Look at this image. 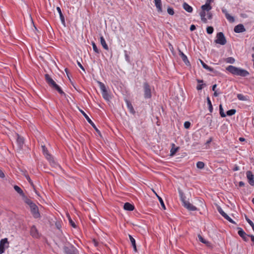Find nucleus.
I'll list each match as a JSON object with an SVG mask.
<instances>
[{
	"label": "nucleus",
	"instance_id": "nucleus-1",
	"mask_svg": "<svg viewBox=\"0 0 254 254\" xmlns=\"http://www.w3.org/2000/svg\"><path fill=\"white\" fill-rule=\"evenodd\" d=\"M226 70L235 75L246 77L249 75V72L247 70L233 65L228 66Z\"/></svg>",
	"mask_w": 254,
	"mask_h": 254
},
{
	"label": "nucleus",
	"instance_id": "nucleus-2",
	"mask_svg": "<svg viewBox=\"0 0 254 254\" xmlns=\"http://www.w3.org/2000/svg\"><path fill=\"white\" fill-rule=\"evenodd\" d=\"M45 76L46 82L51 87L56 90L60 94L64 95H65L64 92L62 90L61 87L58 84H56V83L50 77V76L49 74H46Z\"/></svg>",
	"mask_w": 254,
	"mask_h": 254
},
{
	"label": "nucleus",
	"instance_id": "nucleus-3",
	"mask_svg": "<svg viewBox=\"0 0 254 254\" xmlns=\"http://www.w3.org/2000/svg\"><path fill=\"white\" fill-rule=\"evenodd\" d=\"M97 83L100 87V88L101 90L102 95L104 99H105L107 101H109L111 99L110 95L108 94L107 90L106 89V87L105 85V84L100 82V81H97Z\"/></svg>",
	"mask_w": 254,
	"mask_h": 254
},
{
	"label": "nucleus",
	"instance_id": "nucleus-4",
	"mask_svg": "<svg viewBox=\"0 0 254 254\" xmlns=\"http://www.w3.org/2000/svg\"><path fill=\"white\" fill-rule=\"evenodd\" d=\"M143 87L144 98L146 99L150 98L152 96L151 86L147 82H144L143 83Z\"/></svg>",
	"mask_w": 254,
	"mask_h": 254
},
{
	"label": "nucleus",
	"instance_id": "nucleus-5",
	"mask_svg": "<svg viewBox=\"0 0 254 254\" xmlns=\"http://www.w3.org/2000/svg\"><path fill=\"white\" fill-rule=\"evenodd\" d=\"M215 42L221 45H224L226 44V39L222 32H220L217 34L216 39L215 40Z\"/></svg>",
	"mask_w": 254,
	"mask_h": 254
},
{
	"label": "nucleus",
	"instance_id": "nucleus-6",
	"mask_svg": "<svg viewBox=\"0 0 254 254\" xmlns=\"http://www.w3.org/2000/svg\"><path fill=\"white\" fill-rule=\"evenodd\" d=\"M9 247V242L7 238H4L0 241V254L4 253L5 249Z\"/></svg>",
	"mask_w": 254,
	"mask_h": 254
},
{
	"label": "nucleus",
	"instance_id": "nucleus-7",
	"mask_svg": "<svg viewBox=\"0 0 254 254\" xmlns=\"http://www.w3.org/2000/svg\"><path fill=\"white\" fill-rule=\"evenodd\" d=\"M183 206L190 211H195L197 210V208L191 204L190 202L186 200L183 196L181 197Z\"/></svg>",
	"mask_w": 254,
	"mask_h": 254
},
{
	"label": "nucleus",
	"instance_id": "nucleus-8",
	"mask_svg": "<svg viewBox=\"0 0 254 254\" xmlns=\"http://www.w3.org/2000/svg\"><path fill=\"white\" fill-rule=\"evenodd\" d=\"M64 251L65 254H77V250L73 246L71 245L69 247L64 246Z\"/></svg>",
	"mask_w": 254,
	"mask_h": 254
},
{
	"label": "nucleus",
	"instance_id": "nucleus-9",
	"mask_svg": "<svg viewBox=\"0 0 254 254\" xmlns=\"http://www.w3.org/2000/svg\"><path fill=\"white\" fill-rule=\"evenodd\" d=\"M30 209H31V212L33 215V216L35 218H38L40 217V214L39 213V211L38 209V206L35 204H33V205L31 206Z\"/></svg>",
	"mask_w": 254,
	"mask_h": 254
},
{
	"label": "nucleus",
	"instance_id": "nucleus-10",
	"mask_svg": "<svg viewBox=\"0 0 254 254\" xmlns=\"http://www.w3.org/2000/svg\"><path fill=\"white\" fill-rule=\"evenodd\" d=\"M238 233L239 235L246 242L249 241V238L250 236V235L247 234L245 231L241 228H238Z\"/></svg>",
	"mask_w": 254,
	"mask_h": 254
},
{
	"label": "nucleus",
	"instance_id": "nucleus-11",
	"mask_svg": "<svg viewBox=\"0 0 254 254\" xmlns=\"http://www.w3.org/2000/svg\"><path fill=\"white\" fill-rule=\"evenodd\" d=\"M80 112L82 113V114L83 115V116L85 117V118L86 119L87 122L92 126V127L95 129V130L98 133H100V131L98 129V128L96 127L95 124L93 123V122L91 121V120L89 118V117L88 116V115L82 110H80Z\"/></svg>",
	"mask_w": 254,
	"mask_h": 254
},
{
	"label": "nucleus",
	"instance_id": "nucleus-12",
	"mask_svg": "<svg viewBox=\"0 0 254 254\" xmlns=\"http://www.w3.org/2000/svg\"><path fill=\"white\" fill-rule=\"evenodd\" d=\"M246 175L250 185L252 186H254V175L252 172L250 171H248L246 173Z\"/></svg>",
	"mask_w": 254,
	"mask_h": 254
},
{
	"label": "nucleus",
	"instance_id": "nucleus-13",
	"mask_svg": "<svg viewBox=\"0 0 254 254\" xmlns=\"http://www.w3.org/2000/svg\"><path fill=\"white\" fill-rule=\"evenodd\" d=\"M222 12L225 14L226 19L231 23H233L235 21V18L233 16H231L228 12L226 9L223 8L222 9Z\"/></svg>",
	"mask_w": 254,
	"mask_h": 254
},
{
	"label": "nucleus",
	"instance_id": "nucleus-14",
	"mask_svg": "<svg viewBox=\"0 0 254 254\" xmlns=\"http://www.w3.org/2000/svg\"><path fill=\"white\" fill-rule=\"evenodd\" d=\"M30 234L34 238H38L39 236V234L38 231L35 227V226L33 225L30 229Z\"/></svg>",
	"mask_w": 254,
	"mask_h": 254
},
{
	"label": "nucleus",
	"instance_id": "nucleus-15",
	"mask_svg": "<svg viewBox=\"0 0 254 254\" xmlns=\"http://www.w3.org/2000/svg\"><path fill=\"white\" fill-rule=\"evenodd\" d=\"M236 33H242L246 31V29L243 24H240L234 27V29Z\"/></svg>",
	"mask_w": 254,
	"mask_h": 254
},
{
	"label": "nucleus",
	"instance_id": "nucleus-16",
	"mask_svg": "<svg viewBox=\"0 0 254 254\" xmlns=\"http://www.w3.org/2000/svg\"><path fill=\"white\" fill-rule=\"evenodd\" d=\"M179 53L180 56L185 64L187 65H190V62L188 60L187 57L181 50L179 51Z\"/></svg>",
	"mask_w": 254,
	"mask_h": 254
},
{
	"label": "nucleus",
	"instance_id": "nucleus-17",
	"mask_svg": "<svg viewBox=\"0 0 254 254\" xmlns=\"http://www.w3.org/2000/svg\"><path fill=\"white\" fill-rule=\"evenodd\" d=\"M57 10L60 15V17L62 23L63 24V25L64 26H65V20H64V15L62 13V10H61L60 7H57Z\"/></svg>",
	"mask_w": 254,
	"mask_h": 254
},
{
	"label": "nucleus",
	"instance_id": "nucleus-18",
	"mask_svg": "<svg viewBox=\"0 0 254 254\" xmlns=\"http://www.w3.org/2000/svg\"><path fill=\"white\" fill-rule=\"evenodd\" d=\"M124 208L128 211H132L134 209V207L133 205L129 202H126L124 205Z\"/></svg>",
	"mask_w": 254,
	"mask_h": 254
},
{
	"label": "nucleus",
	"instance_id": "nucleus-19",
	"mask_svg": "<svg viewBox=\"0 0 254 254\" xmlns=\"http://www.w3.org/2000/svg\"><path fill=\"white\" fill-rule=\"evenodd\" d=\"M179 149V147H176L175 144H172V148L170 150V155L174 156Z\"/></svg>",
	"mask_w": 254,
	"mask_h": 254
},
{
	"label": "nucleus",
	"instance_id": "nucleus-20",
	"mask_svg": "<svg viewBox=\"0 0 254 254\" xmlns=\"http://www.w3.org/2000/svg\"><path fill=\"white\" fill-rule=\"evenodd\" d=\"M100 39L101 44L102 46V47H103V48L104 49H105L106 50H109L108 46L107 44H106V41H105V39L104 38V37L102 36H101L100 38Z\"/></svg>",
	"mask_w": 254,
	"mask_h": 254
},
{
	"label": "nucleus",
	"instance_id": "nucleus-21",
	"mask_svg": "<svg viewBox=\"0 0 254 254\" xmlns=\"http://www.w3.org/2000/svg\"><path fill=\"white\" fill-rule=\"evenodd\" d=\"M212 8V7L210 5L209 3L207 2H206V3L204 5H202L201 6V9L203 11H206L207 12H209Z\"/></svg>",
	"mask_w": 254,
	"mask_h": 254
},
{
	"label": "nucleus",
	"instance_id": "nucleus-22",
	"mask_svg": "<svg viewBox=\"0 0 254 254\" xmlns=\"http://www.w3.org/2000/svg\"><path fill=\"white\" fill-rule=\"evenodd\" d=\"M155 1V6L157 9V10L159 12H161L162 10V5L161 0H156Z\"/></svg>",
	"mask_w": 254,
	"mask_h": 254
},
{
	"label": "nucleus",
	"instance_id": "nucleus-23",
	"mask_svg": "<svg viewBox=\"0 0 254 254\" xmlns=\"http://www.w3.org/2000/svg\"><path fill=\"white\" fill-rule=\"evenodd\" d=\"M42 151L44 155L46 156L47 159H50L51 155L49 154L48 150L45 145H42Z\"/></svg>",
	"mask_w": 254,
	"mask_h": 254
},
{
	"label": "nucleus",
	"instance_id": "nucleus-24",
	"mask_svg": "<svg viewBox=\"0 0 254 254\" xmlns=\"http://www.w3.org/2000/svg\"><path fill=\"white\" fill-rule=\"evenodd\" d=\"M126 103L127 107L130 113L132 114H134L135 113V111L131 103L128 101H126Z\"/></svg>",
	"mask_w": 254,
	"mask_h": 254
},
{
	"label": "nucleus",
	"instance_id": "nucleus-25",
	"mask_svg": "<svg viewBox=\"0 0 254 254\" xmlns=\"http://www.w3.org/2000/svg\"><path fill=\"white\" fill-rule=\"evenodd\" d=\"M183 8L185 10H186L188 12H191L192 11V7L189 5L186 2H184L183 3Z\"/></svg>",
	"mask_w": 254,
	"mask_h": 254
},
{
	"label": "nucleus",
	"instance_id": "nucleus-26",
	"mask_svg": "<svg viewBox=\"0 0 254 254\" xmlns=\"http://www.w3.org/2000/svg\"><path fill=\"white\" fill-rule=\"evenodd\" d=\"M14 189L21 196H24V193L22 189L18 186L15 185L14 186Z\"/></svg>",
	"mask_w": 254,
	"mask_h": 254
},
{
	"label": "nucleus",
	"instance_id": "nucleus-27",
	"mask_svg": "<svg viewBox=\"0 0 254 254\" xmlns=\"http://www.w3.org/2000/svg\"><path fill=\"white\" fill-rule=\"evenodd\" d=\"M23 197V199L24 201V202L27 204L28 205H29L30 207H31V206L33 205V204H34L35 203H33L31 200H30V199L28 198L25 195L24 196H22Z\"/></svg>",
	"mask_w": 254,
	"mask_h": 254
},
{
	"label": "nucleus",
	"instance_id": "nucleus-28",
	"mask_svg": "<svg viewBox=\"0 0 254 254\" xmlns=\"http://www.w3.org/2000/svg\"><path fill=\"white\" fill-rule=\"evenodd\" d=\"M200 62L203 66V67L209 71H213L214 69L205 64L202 60H200Z\"/></svg>",
	"mask_w": 254,
	"mask_h": 254
},
{
	"label": "nucleus",
	"instance_id": "nucleus-29",
	"mask_svg": "<svg viewBox=\"0 0 254 254\" xmlns=\"http://www.w3.org/2000/svg\"><path fill=\"white\" fill-rule=\"evenodd\" d=\"M207 102L208 106L209 111L210 113H212L213 111V107L210 98L208 97L207 98Z\"/></svg>",
	"mask_w": 254,
	"mask_h": 254
},
{
	"label": "nucleus",
	"instance_id": "nucleus-30",
	"mask_svg": "<svg viewBox=\"0 0 254 254\" xmlns=\"http://www.w3.org/2000/svg\"><path fill=\"white\" fill-rule=\"evenodd\" d=\"M237 98L239 100L241 101H247L248 100V98L247 96H244V95L242 94H237Z\"/></svg>",
	"mask_w": 254,
	"mask_h": 254
},
{
	"label": "nucleus",
	"instance_id": "nucleus-31",
	"mask_svg": "<svg viewBox=\"0 0 254 254\" xmlns=\"http://www.w3.org/2000/svg\"><path fill=\"white\" fill-rule=\"evenodd\" d=\"M17 142L20 147H21L24 143V139L22 137L18 136L17 138Z\"/></svg>",
	"mask_w": 254,
	"mask_h": 254
},
{
	"label": "nucleus",
	"instance_id": "nucleus-32",
	"mask_svg": "<svg viewBox=\"0 0 254 254\" xmlns=\"http://www.w3.org/2000/svg\"><path fill=\"white\" fill-rule=\"evenodd\" d=\"M91 44L92 45V47H93V49L94 50V51L96 53H97V54H99L100 53V51L98 49L97 47L96 46L95 43L94 42L92 41L91 42Z\"/></svg>",
	"mask_w": 254,
	"mask_h": 254
},
{
	"label": "nucleus",
	"instance_id": "nucleus-33",
	"mask_svg": "<svg viewBox=\"0 0 254 254\" xmlns=\"http://www.w3.org/2000/svg\"><path fill=\"white\" fill-rule=\"evenodd\" d=\"M219 111H220V115L221 116V117H223V118L225 117L226 115L224 112L222 105L221 104H220L219 105Z\"/></svg>",
	"mask_w": 254,
	"mask_h": 254
},
{
	"label": "nucleus",
	"instance_id": "nucleus-34",
	"mask_svg": "<svg viewBox=\"0 0 254 254\" xmlns=\"http://www.w3.org/2000/svg\"><path fill=\"white\" fill-rule=\"evenodd\" d=\"M196 167L197 168L202 169L204 167V163L201 161H198L196 163Z\"/></svg>",
	"mask_w": 254,
	"mask_h": 254
},
{
	"label": "nucleus",
	"instance_id": "nucleus-35",
	"mask_svg": "<svg viewBox=\"0 0 254 254\" xmlns=\"http://www.w3.org/2000/svg\"><path fill=\"white\" fill-rule=\"evenodd\" d=\"M156 195H157V196L159 199V201L161 204V205L162 207V208H163V209H164V210L166 209V207H165V204L164 203V201H163L162 198L160 196H158L157 194H156Z\"/></svg>",
	"mask_w": 254,
	"mask_h": 254
},
{
	"label": "nucleus",
	"instance_id": "nucleus-36",
	"mask_svg": "<svg viewBox=\"0 0 254 254\" xmlns=\"http://www.w3.org/2000/svg\"><path fill=\"white\" fill-rule=\"evenodd\" d=\"M245 218L247 222L251 225L254 231V223L247 216H245Z\"/></svg>",
	"mask_w": 254,
	"mask_h": 254
},
{
	"label": "nucleus",
	"instance_id": "nucleus-37",
	"mask_svg": "<svg viewBox=\"0 0 254 254\" xmlns=\"http://www.w3.org/2000/svg\"><path fill=\"white\" fill-rule=\"evenodd\" d=\"M236 111L235 109H231L227 111V115L229 116H231L234 115L236 113Z\"/></svg>",
	"mask_w": 254,
	"mask_h": 254
},
{
	"label": "nucleus",
	"instance_id": "nucleus-38",
	"mask_svg": "<svg viewBox=\"0 0 254 254\" xmlns=\"http://www.w3.org/2000/svg\"><path fill=\"white\" fill-rule=\"evenodd\" d=\"M214 29L212 26H208L206 28L207 33L208 34H211L213 32Z\"/></svg>",
	"mask_w": 254,
	"mask_h": 254
},
{
	"label": "nucleus",
	"instance_id": "nucleus-39",
	"mask_svg": "<svg viewBox=\"0 0 254 254\" xmlns=\"http://www.w3.org/2000/svg\"><path fill=\"white\" fill-rule=\"evenodd\" d=\"M198 238L199 240L202 243L207 244L208 243V242L205 240L200 235H198Z\"/></svg>",
	"mask_w": 254,
	"mask_h": 254
},
{
	"label": "nucleus",
	"instance_id": "nucleus-40",
	"mask_svg": "<svg viewBox=\"0 0 254 254\" xmlns=\"http://www.w3.org/2000/svg\"><path fill=\"white\" fill-rule=\"evenodd\" d=\"M235 59L232 57H229L226 59V62L227 63L234 64L235 63Z\"/></svg>",
	"mask_w": 254,
	"mask_h": 254
},
{
	"label": "nucleus",
	"instance_id": "nucleus-41",
	"mask_svg": "<svg viewBox=\"0 0 254 254\" xmlns=\"http://www.w3.org/2000/svg\"><path fill=\"white\" fill-rule=\"evenodd\" d=\"M224 217L230 223L233 224H236L235 222L227 214H225Z\"/></svg>",
	"mask_w": 254,
	"mask_h": 254
},
{
	"label": "nucleus",
	"instance_id": "nucleus-42",
	"mask_svg": "<svg viewBox=\"0 0 254 254\" xmlns=\"http://www.w3.org/2000/svg\"><path fill=\"white\" fill-rule=\"evenodd\" d=\"M217 210L223 217H224L225 215V214H226V213H225V212L220 206H218L217 207Z\"/></svg>",
	"mask_w": 254,
	"mask_h": 254
},
{
	"label": "nucleus",
	"instance_id": "nucleus-43",
	"mask_svg": "<svg viewBox=\"0 0 254 254\" xmlns=\"http://www.w3.org/2000/svg\"><path fill=\"white\" fill-rule=\"evenodd\" d=\"M128 237L129 238V240L130 241V242L131 243L132 246H134L136 245L135 244V239L131 236L130 235H128Z\"/></svg>",
	"mask_w": 254,
	"mask_h": 254
},
{
	"label": "nucleus",
	"instance_id": "nucleus-44",
	"mask_svg": "<svg viewBox=\"0 0 254 254\" xmlns=\"http://www.w3.org/2000/svg\"><path fill=\"white\" fill-rule=\"evenodd\" d=\"M205 86V84H199L196 86V89L197 90H201Z\"/></svg>",
	"mask_w": 254,
	"mask_h": 254
},
{
	"label": "nucleus",
	"instance_id": "nucleus-45",
	"mask_svg": "<svg viewBox=\"0 0 254 254\" xmlns=\"http://www.w3.org/2000/svg\"><path fill=\"white\" fill-rule=\"evenodd\" d=\"M167 12L168 13L170 14V15H173L174 14V9L171 8V7H169L168 8H167Z\"/></svg>",
	"mask_w": 254,
	"mask_h": 254
},
{
	"label": "nucleus",
	"instance_id": "nucleus-46",
	"mask_svg": "<svg viewBox=\"0 0 254 254\" xmlns=\"http://www.w3.org/2000/svg\"><path fill=\"white\" fill-rule=\"evenodd\" d=\"M68 220H69V223L70 224V225L73 228H75L76 226L75 223L72 220V219L70 217H69Z\"/></svg>",
	"mask_w": 254,
	"mask_h": 254
},
{
	"label": "nucleus",
	"instance_id": "nucleus-47",
	"mask_svg": "<svg viewBox=\"0 0 254 254\" xmlns=\"http://www.w3.org/2000/svg\"><path fill=\"white\" fill-rule=\"evenodd\" d=\"M190 123L189 122H185L184 123V127L188 129L190 127Z\"/></svg>",
	"mask_w": 254,
	"mask_h": 254
},
{
	"label": "nucleus",
	"instance_id": "nucleus-48",
	"mask_svg": "<svg viewBox=\"0 0 254 254\" xmlns=\"http://www.w3.org/2000/svg\"><path fill=\"white\" fill-rule=\"evenodd\" d=\"M125 59H126V60L128 63H129V62H130V61H129V57L128 55L127 54V52L126 51H125Z\"/></svg>",
	"mask_w": 254,
	"mask_h": 254
},
{
	"label": "nucleus",
	"instance_id": "nucleus-49",
	"mask_svg": "<svg viewBox=\"0 0 254 254\" xmlns=\"http://www.w3.org/2000/svg\"><path fill=\"white\" fill-rule=\"evenodd\" d=\"M200 16L201 17H205V16H206L205 11L202 10V11L200 12Z\"/></svg>",
	"mask_w": 254,
	"mask_h": 254
},
{
	"label": "nucleus",
	"instance_id": "nucleus-50",
	"mask_svg": "<svg viewBox=\"0 0 254 254\" xmlns=\"http://www.w3.org/2000/svg\"><path fill=\"white\" fill-rule=\"evenodd\" d=\"M77 63L78 65L80 67V68L82 69L83 71H85V69L83 67V66L82 65V64H80V63L78 61H77Z\"/></svg>",
	"mask_w": 254,
	"mask_h": 254
},
{
	"label": "nucleus",
	"instance_id": "nucleus-51",
	"mask_svg": "<svg viewBox=\"0 0 254 254\" xmlns=\"http://www.w3.org/2000/svg\"><path fill=\"white\" fill-rule=\"evenodd\" d=\"M207 17L209 19H211L212 17V14L211 12H210L209 11L208 12L207 14Z\"/></svg>",
	"mask_w": 254,
	"mask_h": 254
},
{
	"label": "nucleus",
	"instance_id": "nucleus-52",
	"mask_svg": "<svg viewBox=\"0 0 254 254\" xmlns=\"http://www.w3.org/2000/svg\"><path fill=\"white\" fill-rule=\"evenodd\" d=\"M196 29V27L194 25H191L190 27V30L191 31H194Z\"/></svg>",
	"mask_w": 254,
	"mask_h": 254
},
{
	"label": "nucleus",
	"instance_id": "nucleus-53",
	"mask_svg": "<svg viewBox=\"0 0 254 254\" xmlns=\"http://www.w3.org/2000/svg\"><path fill=\"white\" fill-rule=\"evenodd\" d=\"M233 171H238V170H240V168H239V166H238L236 165V166L234 167V168H233Z\"/></svg>",
	"mask_w": 254,
	"mask_h": 254
},
{
	"label": "nucleus",
	"instance_id": "nucleus-54",
	"mask_svg": "<svg viewBox=\"0 0 254 254\" xmlns=\"http://www.w3.org/2000/svg\"><path fill=\"white\" fill-rule=\"evenodd\" d=\"M201 20H202V22H203L204 23H207V19L206 18H205V17H201Z\"/></svg>",
	"mask_w": 254,
	"mask_h": 254
},
{
	"label": "nucleus",
	"instance_id": "nucleus-55",
	"mask_svg": "<svg viewBox=\"0 0 254 254\" xmlns=\"http://www.w3.org/2000/svg\"><path fill=\"white\" fill-rule=\"evenodd\" d=\"M239 186L240 187H244L245 186V183L241 181L239 183Z\"/></svg>",
	"mask_w": 254,
	"mask_h": 254
},
{
	"label": "nucleus",
	"instance_id": "nucleus-56",
	"mask_svg": "<svg viewBox=\"0 0 254 254\" xmlns=\"http://www.w3.org/2000/svg\"><path fill=\"white\" fill-rule=\"evenodd\" d=\"M0 177L1 178H3L4 177V174L2 172V171L1 170H0Z\"/></svg>",
	"mask_w": 254,
	"mask_h": 254
},
{
	"label": "nucleus",
	"instance_id": "nucleus-57",
	"mask_svg": "<svg viewBox=\"0 0 254 254\" xmlns=\"http://www.w3.org/2000/svg\"><path fill=\"white\" fill-rule=\"evenodd\" d=\"M197 82L199 83V84H203V81L202 80H200V79H197Z\"/></svg>",
	"mask_w": 254,
	"mask_h": 254
},
{
	"label": "nucleus",
	"instance_id": "nucleus-58",
	"mask_svg": "<svg viewBox=\"0 0 254 254\" xmlns=\"http://www.w3.org/2000/svg\"><path fill=\"white\" fill-rule=\"evenodd\" d=\"M211 141H212V138H209V139L206 141V144H209Z\"/></svg>",
	"mask_w": 254,
	"mask_h": 254
},
{
	"label": "nucleus",
	"instance_id": "nucleus-59",
	"mask_svg": "<svg viewBox=\"0 0 254 254\" xmlns=\"http://www.w3.org/2000/svg\"><path fill=\"white\" fill-rule=\"evenodd\" d=\"M216 86H217V85H216V84H214V85H213L212 86V90H213V91H215V88H216Z\"/></svg>",
	"mask_w": 254,
	"mask_h": 254
},
{
	"label": "nucleus",
	"instance_id": "nucleus-60",
	"mask_svg": "<svg viewBox=\"0 0 254 254\" xmlns=\"http://www.w3.org/2000/svg\"><path fill=\"white\" fill-rule=\"evenodd\" d=\"M250 237H251L252 241L254 243V236L250 235Z\"/></svg>",
	"mask_w": 254,
	"mask_h": 254
},
{
	"label": "nucleus",
	"instance_id": "nucleus-61",
	"mask_svg": "<svg viewBox=\"0 0 254 254\" xmlns=\"http://www.w3.org/2000/svg\"><path fill=\"white\" fill-rule=\"evenodd\" d=\"M213 95H214V96L215 97H217V96H218L219 94L217 92V91H214V94H213Z\"/></svg>",
	"mask_w": 254,
	"mask_h": 254
},
{
	"label": "nucleus",
	"instance_id": "nucleus-62",
	"mask_svg": "<svg viewBox=\"0 0 254 254\" xmlns=\"http://www.w3.org/2000/svg\"><path fill=\"white\" fill-rule=\"evenodd\" d=\"M133 248V250L134 251V252H137V249H136V245H134L132 246Z\"/></svg>",
	"mask_w": 254,
	"mask_h": 254
},
{
	"label": "nucleus",
	"instance_id": "nucleus-63",
	"mask_svg": "<svg viewBox=\"0 0 254 254\" xmlns=\"http://www.w3.org/2000/svg\"><path fill=\"white\" fill-rule=\"evenodd\" d=\"M239 140L241 141H244L245 140V139L243 137H240V138H239Z\"/></svg>",
	"mask_w": 254,
	"mask_h": 254
},
{
	"label": "nucleus",
	"instance_id": "nucleus-64",
	"mask_svg": "<svg viewBox=\"0 0 254 254\" xmlns=\"http://www.w3.org/2000/svg\"><path fill=\"white\" fill-rule=\"evenodd\" d=\"M27 180L29 181V182L30 183H32V182H31V179H30V178H29V177H27Z\"/></svg>",
	"mask_w": 254,
	"mask_h": 254
}]
</instances>
